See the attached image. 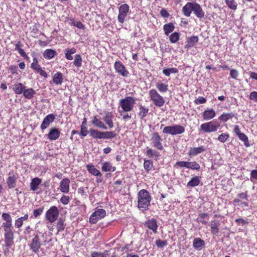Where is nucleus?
<instances>
[{
	"instance_id": "ea45409f",
	"label": "nucleus",
	"mask_w": 257,
	"mask_h": 257,
	"mask_svg": "<svg viewBox=\"0 0 257 257\" xmlns=\"http://www.w3.org/2000/svg\"><path fill=\"white\" fill-rule=\"evenodd\" d=\"M179 33L175 32L169 36V40L171 43H175L179 41Z\"/></svg>"
},
{
	"instance_id": "2eb2a0df",
	"label": "nucleus",
	"mask_w": 257,
	"mask_h": 257,
	"mask_svg": "<svg viewBox=\"0 0 257 257\" xmlns=\"http://www.w3.org/2000/svg\"><path fill=\"white\" fill-rule=\"evenodd\" d=\"M195 3L188 2L182 8V13L183 15L187 17H189L191 14L193 12Z\"/></svg>"
},
{
	"instance_id": "423d86ee",
	"label": "nucleus",
	"mask_w": 257,
	"mask_h": 257,
	"mask_svg": "<svg viewBox=\"0 0 257 257\" xmlns=\"http://www.w3.org/2000/svg\"><path fill=\"white\" fill-rule=\"evenodd\" d=\"M59 214L58 208L55 206H51L46 212L45 218L50 223L54 222Z\"/></svg>"
},
{
	"instance_id": "7ed1b4c3",
	"label": "nucleus",
	"mask_w": 257,
	"mask_h": 257,
	"mask_svg": "<svg viewBox=\"0 0 257 257\" xmlns=\"http://www.w3.org/2000/svg\"><path fill=\"white\" fill-rule=\"evenodd\" d=\"M149 95L150 100L156 106L161 107L164 104V99L158 93L156 89H150L149 92Z\"/></svg>"
},
{
	"instance_id": "0e129e2a",
	"label": "nucleus",
	"mask_w": 257,
	"mask_h": 257,
	"mask_svg": "<svg viewBox=\"0 0 257 257\" xmlns=\"http://www.w3.org/2000/svg\"><path fill=\"white\" fill-rule=\"evenodd\" d=\"M203 118L205 120L210 119L215 116V113H203Z\"/></svg>"
},
{
	"instance_id": "c85d7f7f",
	"label": "nucleus",
	"mask_w": 257,
	"mask_h": 257,
	"mask_svg": "<svg viewBox=\"0 0 257 257\" xmlns=\"http://www.w3.org/2000/svg\"><path fill=\"white\" fill-rule=\"evenodd\" d=\"M220 225L219 221L212 220L210 222L211 232L214 235H216L219 232L218 227Z\"/></svg>"
},
{
	"instance_id": "7c9ffc66",
	"label": "nucleus",
	"mask_w": 257,
	"mask_h": 257,
	"mask_svg": "<svg viewBox=\"0 0 257 257\" xmlns=\"http://www.w3.org/2000/svg\"><path fill=\"white\" fill-rule=\"evenodd\" d=\"M175 27L173 23H169L166 24L163 26V30L166 35L168 36L171 32H172Z\"/></svg>"
},
{
	"instance_id": "473e14b6",
	"label": "nucleus",
	"mask_w": 257,
	"mask_h": 257,
	"mask_svg": "<svg viewBox=\"0 0 257 257\" xmlns=\"http://www.w3.org/2000/svg\"><path fill=\"white\" fill-rule=\"evenodd\" d=\"M146 154L149 158H154L156 160H157L160 155L159 152L152 149H148Z\"/></svg>"
},
{
	"instance_id": "a19ab883",
	"label": "nucleus",
	"mask_w": 257,
	"mask_h": 257,
	"mask_svg": "<svg viewBox=\"0 0 257 257\" xmlns=\"http://www.w3.org/2000/svg\"><path fill=\"white\" fill-rule=\"evenodd\" d=\"M153 167V162L150 160H145L144 163V168L147 172L152 170Z\"/></svg>"
},
{
	"instance_id": "e2e57ef3",
	"label": "nucleus",
	"mask_w": 257,
	"mask_h": 257,
	"mask_svg": "<svg viewBox=\"0 0 257 257\" xmlns=\"http://www.w3.org/2000/svg\"><path fill=\"white\" fill-rule=\"evenodd\" d=\"M235 221L236 222V223L238 224V225H243L245 224H247L248 223V222L243 219V218H237V219H236L235 220Z\"/></svg>"
},
{
	"instance_id": "6e6d98bb",
	"label": "nucleus",
	"mask_w": 257,
	"mask_h": 257,
	"mask_svg": "<svg viewBox=\"0 0 257 257\" xmlns=\"http://www.w3.org/2000/svg\"><path fill=\"white\" fill-rule=\"evenodd\" d=\"M230 75L232 78L236 79L238 76V72L235 69H231L230 71Z\"/></svg>"
},
{
	"instance_id": "39448f33",
	"label": "nucleus",
	"mask_w": 257,
	"mask_h": 257,
	"mask_svg": "<svg viewBox=\"0 0 257 257\" xmlns=\"http://www.w3.org/2000/svg\"><path fill=\"white\" fill-rule=\"evenodd\" d=\"M219 123L217 121L212 120L202 124L200 125V128L205 133H209L215 132L219 127Z\"/></svg>"
},
{
	"instance_id": "6e6552de",
	"label": "nucleus",
	"mask_w": 257,
	"mask_h": 257,
	"mask_svg": "<svg viewBox=\"0 0 257 257\" xmlns=\"http://www.w3.org/2000/svg\"><path fill=\"white\" fill-rule=\"evenodd\" d=\"M130 7L127 4L121 5L118 8L117 19L120 23L122 24L129 12Z\"/></svg>"
},
{
	"instance_id": "4468645a",
	"label": "nucleus",
	"mask_w": 257,
	"mask_h": 257,
	"mask_svg": "<svg viewBox=\"0 0 257 257\" xmlns=\"http://www.w3.org/2000/svg\"><path fill=\"white\" fill-rule=\"evenodd\" d=\"M5 242L6 247L9 249L14 244V231L6 232L4 233Z\"/></svg>"
},
{
	"instance_id": "864d4df0",
	"label": "nucleus",
	"mask_w": 257,
	"mask_h": 257,
	"mask_svg": "<svg viewBox=\"0 0 257 257\" xmlns=\"http://www.w3.org/2000/svg\"><path fill=\"white\" fill-rule=\"evenodd\" d=\"M9 70L10 72L13 75H18V68L16 65H11L9 67Z\"/></svg>"
},
{
	"instance_id": "f257e3e1",
	"label": "nucleus",
	"mask_w": 257,
	"mask_h": 257,
	"mask_svg": "<svg viewBox=\"0 0 257 257\" xmlns=\"http://www.w3.org/2000/svg\"><path fill=\"white\" fill-rule=\"evenodd\" d=\"M151 200V197L147 190L142 189L139 192L138 206L140 210L143 211L148 210Z\"/></svg>"
},
{
	"instance_id": "1a4fd4ad",
	"label": "nucleus",
	"mask_w": 257,
	"mask_h": 257,
	"mask_svg": "<svg viewBox=\"0 0 257 257\" xmlns=\"http://www.w3.org/2000/svg\"><path fill=\"white\" fill-rule=\"evenodd\" d=\"M114 68L115 72L122 77H127L129 74L128 71L126 69L123 63L119 60L115 62Z\"/></svg>"
},
{
	"instance_id": "9b49d317",
	"label": "nucleus",
	"mask_w": 257,
	"mask_h": 257,
	"mask_svg": "<svg viewBox=\"0 0 257 257\" xmlns=\"http://www.w3.org/2000/svg\"><path fill=\"white\" fill-rule=\"evenodd\" d=\"M151 141V144L154 147L160 150L163 149V146L161 143L162 139L157 133H153Z\"/></svg>"
},
{
	"instance_id": "69168bd1",
	"label": "nucleus",
	"mask_w": 257,
	"mask_h": 257,
	"mask_svg": "<svg viewBox=\"0 0 257 257\" xmlns=\"http://www.w3.org/2000/svg\"><path fill=\"white\" fill-rule=\"evenodd\" d=\"M23 224V221L20 218H18L15 220V226L16 228L21 227Z\"/></svg>"
},
{
	"instance_id": "a18cd8bd",
	"label": "nucleus",
	"mask_w": 257,
	"mask_h": 257,
	"mask_svg": "<svg viewBox=\"0 0 257 257\" xmlns=\"http://www.w3.org/2000/svg\"><path fill=\"white\" fill-rule=\"evenodd\" d=\"M178 72V70L176 68L164 69L163 70V73L167 76H170L171 73H177Z\"/></svg>"
},
{
	"instance_id": "c756f323",
	"label": "nucleus",
	"mask_w": 257,
	"mask_h": 257,
	"mask_svg": "<svg viewBox=\"0 0 257 257\" xmlns=\"http://www.w3.org/2000/svg\"><path fill=\"white\" fill-rule=\"evenodd\" d=\"M41 179L36 177L33 178L30 183V188L32 191H36L38 189V186L41 183Z\"/></svg>"
},
{
	"instance_id": "ddd939ff",
	"label": "nucleus",
	"mask_w": 257,
	"mask_h": 257,
	"mask_svg": "<svg viewBox=\"0 0 257 257\" xmlns=\"http://www.w3.org/2000/svg\"><path fill=\"white\" fill-rule=\"evenodd\" d=\"M41 245V243L40 242L39 236L36 235L32 239V241L30 244V248L33 252L36 253L39 252Z\"/></svg>"
},
{
	"instance_id": "dca6fc26",
	"label": "nucleus",
	"mask_w": 257,
	"mask_h": 257,
	"mask_svg": "<svg viewBox=\"0 0 257 257\" xmlns=\"http://www.w3.org/2000/svg\"><path fill=\"white\" fill-rule=\"evenodd\" d=\"M193 13L196 17L200 19L203 18L205 16V13L200 5L196 3H195Z\"/></svg>"
},
{
	"instance_id": "cd10ccee",
	"label": "nucleus",
	"mask_w": 257,
	"mask_h": 257,
	"mask_svg": "<svg viewBox=\"0 0 257 257\" xmlns=\"http://www.w3.org/2000/svg\"><path fill=\"white\" fill-rule=\"evenodd\" d=\"M23 95L25 98L31 99H32L36 93V91L32 88L24 89Z\"/></svg>"
},
{
	"instance_id": "09e8293b",
	"label": "nucleus",
	"mask_w": 257,
	"mask_h": 257,
	"mask_svg": "<svg viewBox=\"0 0 257 257\" xmlns=\"http://www.w3.org/2000/svg\"><path fill=\"white\" fill-rule=\"evenodd\" d=\"M2 218L8 223L12 222V218L9 213H3L2 215Z\"/></svg>"
},
{
	"instance_id": "5fc2aeb1",
	"label": "nucleus",
	"mask_w": 257,
	"mask_h": 257,
	"mask_svg": "<svg viewBox=\"0 0 257 257\" xmlns=\"http://www.w3.org/2000/svg\"><path fill=\"white\" fill-rule=\"evenodd\" d=\"M57 226V228L58 229V231L63 230V229H64V221L62 219V218H60L58 220Z\"/></svg>"
},
{
	"instance_id": "774afa93",
	"label": "nucleus",
	"mask_w": 257,
	"mask_h": 257,
	"mask_svg": "<svg viewBox=\"0 0 257 257\" xmlns=\"http://www.w3.org/2000/svg\"><path fill=\"white\" fill-rule=\"evenodd\" d=\"M250 178L251 181L253 179L257 180V170H253L251 171Z\"/></svg>"
},
{
	"instance_id": "8fccbe9b",
	"label": "nucleus",
	"mask_w": 257,
	"mask_h": 257,
	"mask_svg": "<svg viewBox=\"0 0 257 257\" xmlns=\"http://www.w3.org/2000/svg\"><path fill=\"white\" fill-rule=\"evenodd\" d=\"M155 244L157 247L160 248H163L167 245V243L166 240H162L160 239L156 240L155 241Z\"/></svg>"
},
{
	"instance_id": "9d476101",
	"label": "nucleus",
	"mask_w": 257,
	"mask_h": 257,
	"mask_svg": "<svg viewBox=\"0 0 257 257\" xmlns=\"http://www.w3.org/2000/svg\"><path fill=\"white\" fill-rule=\"evenodd\" d=\"M18 178L17 173L12 170L9 173V177L7 179V184L9 188H14L16 185V181Z\"/></svg>"
},
{
	"instance_id": "bf43d9fd",
	"label": "nucleus",
	"mask_w": 257,
	"mask_h": 257,
	"mask_svg": "<svg viewBox=\"0 0 257 257\" xmlns=\"http://www.w3.org/2000/svg\"><path fill=\"white\" fill-rule=\"evenodd\" d=\"M249 98L251 100L257 102V91L251 92L249 94Z\"/></svg>"
},
{
	"instance_id": "b1692460",
	"label": "nucleus",
	"mask_w": 257,
	"mask_h": 257,
	"mask_svg": "<svg viewBox=\"0 0 257 257\" xmlns=\"http://www.w3.org/2000/svg\"><path fill=\"white\" fill-rule=\"evenodd\" d=\"M87 171L89 173L95 176H102L101 173L97 170L93 165L88 164L86 166Z\"/></svg>"
},
{
	"instance_id": "0eeeda50",
	"label": "nucleus",
	"mask_w": 257,
	"mask_h": 257,
	"mask_svg": "<svg viewBox=\"0 0 257 257\" xmlns=\"http://www.w3.org/2000/svg\"><path fill=\"white\" fill-rule=\"evenodd\" d=\"M106 215V211L103 209L96 208L91 215L89 221L92 224L96 223L99 220L103 218Z\"/></svg>"
},
{
	"instance_id": "e433bc0d",
	"label": "nucleus",
	"mask_w": 257,
	"mask_h": 257,
	"mask_svg": "<svg viewBox=\"0 0 257 257\" xmlns=\"http://www.w3.org/2000/svg\"><path fill=\"white\" fill-rule=\"evenodd\" d=\"M226 5L231 10L235 11L237 9L238 4L235 0H224Z\"/></svg>"
},
{
	"instance_id": "49530a36",
	"label": "nucleus",
	"mask_w": 257,
	"mask_h": 257,
	"mask_svg": "<svg viewBox=\"0 0 257 257\" xmlns=\"http://www.w3.org/2000/svg\"><path fill=\"white\" fill-rule=\"evenodd\" d=\"M2 227H4L5 232L13 231L12 222H4L2 224Z\"/></svg>"
},
{
	"instance_id": "f8f14e48",
	"label": "nucleus",
	"mask_w": 257,
	"mask_h": 257,
	"mask_svg": "<svg viewBox=\"0 0 257 257\" xmlns=\"http://www.w3.org/2000/svg\"><path fill=\"white\" fill-rule=\"evenodd\" d=\"M31 68L36 71L37 72L39 73L41 76H43L45 78H47L48 75L47 73L43 70L40 65L38 63V61L36 58H34L33 59V62L31 65Z\"/></svg>"
},
{
	"instance_id": "393cba45",
	"label": "nucleus",
	"mask_w": 257,
	"mask_h": 257,
	"mask_svg": "<svg viewBox=\"0 0 257 257\" xmlns=\"http://www.w3.org/2000/svg\"><path fill=\"white\" fill-rule=\"evenodd\" d=\"M205 150L203 146H200L196 148H191L189 151L188 155L190 156H195L197 154H200Z\"/></svg>"
},
{
	"instance_id": "4d7b16f0",
	"label": "nucleus",
	"mask_w": 257,
	"mask_h": 257,
	"mask_svg": "<svg viewBox=\"0 0 257 257\" xmlns=\"http://www.w3.org/2000/svg\"><path fill=\"white\" fill-rule=\"evenodd\" d=\"M91 257H105L106 254L103 252L93 251L91 252Z\"/></svg>"
},
{
	"instance_id": "aec40b11",
	"label": "nucleus",
	"mask_w": 257,
	"mask_h": 257,
	"mask_svg": "<svg viewBox=\"0 0 257 257\" xmlns=\"http://www.w3.org/2000/svg\"><path fill=\"white\" fill-rule=\"evenodd\" d=\"M145 225L148 228L152 230L155 233H157L158 225L156 219H151L149 220L146 222Z\"/></svg>"
},
{
	"instance_id": "052dcab7",
	"label": "nucleus",
	"mask_w": 257,
	"mask_h": 257,
	"mask_svg": "<svg viewBox=\"0 0 257 257\" xmlns=\"http://www.w3.org/2000/svg\"><path fill=\"white\" fill-rule=\"evenodd\" d=\"M104 120L110 128H112L113 127V124L110 117L109 116H106L104 118Z\"/></svg>"
},
{
	"instance_id": "4be33fe9",
	"label": "nucleus",
	"mask_w": 257,
	"mask_h": 257,
	"mask_svg": "<svg viewBox=\"0 0 257 257\" xmlns=\"http://www.w3.org/2000/svg\"><path fill=\"white\" fill-rule=\"evenodd\" d=\"M101 169L103 172H114L116 170V167L113 166L109 162H104L102 163Z\"/></svg>"
},
{
	"instance_id": "c03bdc74",
	"label": "nucleus",
	"mask_w": 257,
	"mask_h": 257,
	"mask_svg": "<svg viewBox=\"0 0 257 257\" xmlns=\"http://www.w3.org/2000/svg\"><path fill=\"white\" fill-rule=\"evenodd\" d=\"M115 136L116 134L113 132H102V139H112L115 137Z\"/></svg>"
},
{
	"instance_id": "412c9836",
	"label": "nucleus",
	"mask_w": 257,
	"mask_h": 257,
	"mask_svg": "<svg viewBox=\"0 0 257 257\" xmlns=\"http://www.w3.org/2000/svg\"><path fill=\"white\" fill-rule=\"evenodd\" d=\"M25 86L22 83H16L13 85V90L16 94H21L23 93Z\"/></svg>"
},
{
	"instance_id": "58836bf2",
	"label": "nucleus",
	"mask_w": 257,
	"mask_h": 257,
	"mask_svg": "<svg viewBox=\"0 0 257 257\" xmlns=\"http://www.w3.org/2000/svg\"><path fill=\"white\" fill-rule=\"evenodd\" d=\"M82 59L80 54H76L75 56L74 61L73 64L77 68H79L82 65Z\"/></svg>"
},
{
	"instance_id": "79ce46f5",
	"label": "nucleus",
	"mask_w": 257,
	"mask_h": 257,
	"mask_svg": "<svg viewBox=\"0 0 257 257\" xmlns=\"http://www.w3.org/2000/svg\"><path fill=\"white\" fill-rule=\"evenodd\" d=\"M187 168L192 170H198L200 169V166L199 164L196 162H188Z\"/></svg>"
},
{
	"instance_id": "a878e982",
	"label": "nucleus",
	"mask_w": 257,
	"mask_h": 257,
	"mask_svg": "<svg viewBox=\"0 0 257 257\" xmlns=\"http://www.w3.org/2000/svg\"><path fill=\"white\" fill-rule=\"evenodd\" d=\"M59 131L55 128H51L48 134V137L50 140H55L59 138Z\"/></svg>"
},
{
	"instance_id": "20e7f679",
	"label": "nucleus",
	"mask_w": 257,
	"mask_h": 257,
	"mask_svg": "<svg viewBox=\"0 0 257 257\" xmlns=\"http://www.w3.org/2000/svg\"><path fill=\"white\" fill-rule=\"evenodd\" d=\"M184 132V127L178 124L166 126L163 130V132L164 133L170 134L171 135L181 134Z\"/></svg>"
},
{
	"instance_id": "5701e85b",
	"label": "nucleus",
	"mask_w": 257,
	"mask_h": 257,
	"mask_svg": "<svg viewBox=\"0 0 257 257\" xmlns=\"http://www.w3.org/2000/svg\"><path fill=\"white\" fill-rule=\"evenodd\" d=\"M67 21L68 22L69 24L71 26H73L79 29L84 30L85 29V26L83 25L80 21H76L74 18H68Z\"/></svg>"
},
{
	"instance_id": "603ef678",
	"label": "nucleus",
	"mask_w": 257,
	"mask_h": 257,
	"mask_svg": "<svg viewBox=\"0 0 257 257\" xmlns=\"http://www.w3.org/2000/svg\"><path fill=\"white\" fill-rule=\"evenodd\" d=\"M88 133L87 127L84 125V122H82V124L81 126L80 135L82 137H85L88 135Z\"/></svg>"
},
{
	"instance_id": "c9c22d12",
	"label": "nucleus",
	"mask_w": 257,
	"mask_h": 257,
	"mask_svg": "<svg viewBox=\"0 0 257 257\" xmlns=\"http://www.w3.org/2000/svg\"><path fill=\"white\" fill-rule=\"evenodd\" d=\"M91 122L94 126L104 130L107 129V127L104 124V123L100 120L98 119L96 116L94 117L93 119L91 121Z\"/></svg>"
},
{
	"instance_id": "4c0bfd02",
	"label": "nucleus",
	"mask_w": 257,
	"mask_h": 257,
	"mask_svg": "<svg viewBox=\"0 0 257 257\" xmlns=\"http://www.w3.org/2000/svg\"><path fill=\"white\" fill-rule=\"evenodd\" d=\"M90 135L94 139H102V132L94 129H90Z\"/></svg>"
},
{
	"instance_id": "bb28decb",
	"label": "nucleus",
	"mask_w": 257,
	"mask_h": 257,
	"mask_svg": "<svg viewBox=\"0 0 257 257\" xmlns=\"http://www.w3.org/2000/svg\"><path fill=\"white\" fill-rule=\"evenodd\" d=\"M200 182V177L199 176H195L191 178V180L189 181L187 184V187L188 188H192L199 185Z\"/></svg>"
},
{
	"instance_id": "13d9d810",
	"label": "nucleus",
	"mask_w": 257,
	"mask_h": 257,
	"mask_svg": "<svg viewBox=\"0 0 257 257\" xmlns=\"http://www.w3.org/2000/svg\"><path fill=\"white\" fill-rule=\"evenodd\" d=\"M206 102V99L204 97L200 96L196 99L195 102L196 104L204 103Z\"/></svg>"
},
{
	"instance_id": "3c124183",
	"label": "nucleus",
	"mask_w": 257,
	"mask_h": 257,
	"mask_svg": "<svg viewBox=\"0 0 257 257\" xmlns=\"http://www.w3.org/2000/svg\"><path fill=\"white\" fill-rule=\"evenodd\" d=\"M44 210V207L39 208L35 209L33 211V216L34 218H37L38 216L41 215Z\"/></svg>"
},
{
	"instance_id": "a211bd4d",
	"label": "nucleus",
	"mask_w": 257,
	"mask_h": 257,
	"mask_svg": "<svg viewBox=\"0 0 257 257\" xmlns=\"http://www.w3.org/2000/svg\"><path fill=\"white\" fill-rule=\"evenodd\" d=\"M55 118V116L52 113H50L47 115L44 119L41 125V128L42 130L46 128L50 123L52 122Z\"/></svg>"
},
{
	"instance_id": "f03ea898",
	"label": "nucleus",
	"mask_w": 257,
	"mask_h": 257,
	"mask_svg": "<svg viewBox=\"0 0 257 257\" xmlns=\"http://www.w3.org/2000/svg\"><path fill=\"white\" fill-rule=\"evenodd\" d=\"M136 99L131 96H126L121 99L119 105L124 111L128 112L132 110L135 104Z\"/></svg>"
},
{
	"instance_id": "de8ad7c7",
	"label": "nucleus",
	"mask_w": 257,
	"mask_h": 257,
	"mask_svg": "<svg viewBox=\"0 0 257 257\" xmlns=\"http://www.w3.org/2000/svg\"><path fill=\"white\" fill-rule=\"evenodd\" d=\"M228 138L229 135L228 134H221L218 136V140L221 143H224L226 141Z\"/></svg>"
},
{
	"instance_id": "37998d69",
	"label": "nucleus",
	"mask_w": 257,
	"mask_h": 257,
	"mask_svg": "<svg viewBox=\"0 0 257 257\" xmlns=\"http://www.w3.org/2000/svg\"><path fill=\"white\" fill-rule=\"evenodd\" d=\"M240 140L244 143V145L245 147H248L249 146V143L248 142V137L243 133L239 134L237 136Z\"/></svg>"
},
{
	"instance_id": "f704fd0d",
	"label": "nucleus",
	"mask_w": 257,
	"mask_h": 257,
	"mask_svg": "<svg viewBox=\"0 0 257 257\" xmlns=\"http://www.w3.org/2000/svg\"><path fill=\"white\" fill-rule=\"evenodd\" d=\"M156 87L158 90L161 93L166 92L168 90V85L167 84L157 82Z\"/></svg>"
},
{
	"instance_id": "680f3d73",
	"label": "nucleus",
	"mask_w": 257,
	"mask_h": 257,
	"mask_svg": "<svg viewBox=\"0 0 257 257\" xmlns=\"http://www.w3.org/2000/svg\"><path fill=\"white\" fill-rule=\"evenodd\" d=\"M188 162L187 161H178L176 162L175 166H178L180 167H185L187 168Z\"/></svg>"
},
{
	"instance_id": "338daca9",
	"label": "nucleus",
	"mask_w": 257,
	"mask_h": 257,
	"mask_svg": "<svg viewBox=\"0 0 257 257\" xmlns=\"http://www.w3.org/2000/svg\"><path fill=\"white\" fill-rule=\"evenodd\" d=\"M160 14L163 17L165 18H168L170 16L169 13L165 9H162L161 10Z\"/></svg>"
},
{
	"instance_id": "2f4dec72",
	"label": "nucleus",
	"mask_w": 257,
	"mask_h": 257,
	"mask_svg": "<svg viewBox=\"0 0 257 257\" xmlns=\"http://www.w3.org/2000/svg\"><path fill=\"white\" fill-rule=\"evenodd\" d=\"M56 55V52L51 49H46L44 53L43 57L47 59H51Z\"/></svg>"
},
{
	"instance_id": "6ab92c4d",
	"label": "nucleus",
	"mask_w": 257,
	"mask_h": 257,
	"mask_svg": "<svg viewBox=\"0 0 257 257\" xmlns=\"http://www.w3.org/2000/svg\"><path fill=\"white\" fill-rule=\"evenodd\" d=\"M204 245L205 242L204 240L201 238H195L194 239L193 241V246L195 249L200 250Z\"/></svg>"
},
{
	"instance_id": "f3484780",
	"label": "nucleus",
	"mask_w": 257,
	"mask_h": 257,
	"mask_svg": "<svg viewBox=\"0 0 257 257\" xmlns=\"http://www.w3.org/2000/svg\"><path fill=\"white\" fill-rule=\"evenodd\" d=\"M199 38L197 36H193L188 37L187 39L186 44L185 46V48L189 49L195 46L198 43Z\"/></svg>"
},
{
	"instance_id": "72a5a7b5",
	"label": "nucleus",
	"mask_w": 257,
	"mask_h": 257,
	"mask_svg": "<svg viewBox=\"0 0 257 257\" xmlns=\"http://www.w3.org/2000/svg\"><path fill=\"white\" fill-rule=\"evenodd\" d=\"M54 83L56 85L61 84L63 82V75L61 72H57L53 77Z\"/></svg>"
}]
</instances>
